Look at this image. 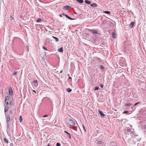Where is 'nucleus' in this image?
I'll return each instance as SVG.
<instances>
[{
  "label": "nucleus",
  "mask_w": 146,
  "mask_h": 146,
  "mask_svg": "<svg viewBox=\"0 0 146 146\" xmlns=\"http://www.w3.org/2000/svg\"><path fill=\"white\" fill-rule=\"evenodd\" d=\"M131 46L130 42L127 41L126 42L124 45V49L125 52H127L129 51L131 49Z\"/></svg>",
  "instance_id": "obj_1"
},
{
  "label": "nucleus",
  "mask_w": 146,
  "mask_h": 146,
  "mask_svg": "<svg viewBox=\"0 0 146 146\" xmlns=\"http://www.w3.org/2000/svg\"><path fill=\"white\" fill-rule=\"evenodd\" d=\"M67 123L70 126H72L75 125L74 121L71 119H69L67 121Z\"/></svg>",
  "instance_id": "obj_2"
},
{
  "label": "nucleus",
  "mask_w": 146,
  "mask_h": 146,
  "mask_svg": "<svg viewBox=\"0 0 146 146\" xmlns=\"http://www.w3.org/2000/svg\"><path fill=\"white\" fill-rule=\"evenodd\" d=\"M98 139L104 142H105L106 141L105 137L102 134L99 137Z\"/></svg>",
  "instance_id": "obj_3"
},
{
  "label": "nucleus",
  "mask_w": 146,
  "mask_h": 146,
  "mask_svg": "<svg viewBox=\"0 0 146 146\" xmlns=\"http://www.w3.org/2000/svg\"><path fill=\"white\" fill-rule=\"evenodd\" d=\"M88 31L90 32H92L93 33H95L96 34H98V31L96 30H93L92 29H88Z\"/></svg>",
  "instance_id": "obj_4"
},
{
  "label": "nucleus",
  "mask_w": 146,
  "mask_h": 146,
  "mask_svg": "<svg viewBox=\"0 0 146 146\" xmlns=\"http://www.w3.org/2000/svg\"><path fill=\"white\" fill-rule=\"evenodd\" d=\"M71 7L69 5H66L64 6L63 7V9L65 10H68Z\"/></svg>",
  "instance_id": "obj_5"
},
{
  "label": "nucleus",
  "mask_w": 146,
  "mask_h": 146,
  "mask_svg": "<svg viewBox=\"0 0 146 146\" xmlns=\"http://www.w3.org/2000/svg\"><path fill=\"white\" fill-rule=\"evenodd\" d=\"M6 122L7 123H9V121L10 120V115L9 114H7L6 115Z\"/></svg>",
  "instance_id": "obj_6"
},
{
  "label": "nucleus",
  "mask_w": 146,
  "mask_h": 146,
  "mask_svg": "<svg viewBox=\"0 0 146 146\" xmlns=\"http://www.w3.org/2000/svg\"><path fill=\"white\" fill-rule=\"evenodd\" d=\"M33 84L36 87H37L38 86V81L36 80L33 81Z\"/></svg>",
  "instance_id": "obj_7"
},
{
  "label": "nucleus",
  "mask_w": 146,
  "mask_h": 146,
  "mask_svg": "<svg viewBox=\"0 0 146 146\" xmlns=\"http://www.w3.org/2000/svg\"><path fill=\"white\" fill-rule=\"evenodd\" d=\"M9 94L11 96H12L13 94V90L12 88L10 87L9 88Z\"/></svg>",
  "instance_id": "obj_8"
},
{
  "label": "nucleus",
  "mask_w": 146,
  "mask_h": 146,
  "mask_svg": "<svg viewBox=\"0 0 146 146\" xmlns=\"http://www.w3.org/2000/svg\"><path fill=\"white\" fill-rule=\"evenodd\" d=\"M98 112L102 117H105V115L102 113V111L100 110H98Z\"/></svg>",
  "instance_id": "obj_9"
},
{
  "label": "nucleus",
  "mask_w": 146,
  "mask_h": 146,
  "mask_svg": "<svg viewBox=\"0 0 146 146\" xmlns=\"http://www.w3.org/2000/svg\"><path fill=\"white\" fill-rule=\"evenodd\" d=\"M64 132L67 134V136L70 139H71V135L68 132L66 131H64Z\"/></svg>",
  "instance_id": "obj_10"
},
{
  "label": "nucleus",
  "mask_w": 146,
  "mask_h": 146,
  "mask_svg": "<svg viewBox=\"0 0 146 146\" xmlns=\"http://www.w3.org/2000/svg\"><path fill=\"white\" fill-rule=\"evenodd\" d=\"M97 5H98L96 4L95 3L91 4L90 5L93 8L96 7Z\"/></svg>",
  "instance_id": "obj_11"
},
{
  "label": "nucleus",
  "mask_w": 146,
  "mask_h": 146,
  "mask_svg": "<svg viewBox=\"0 0 146 146\" xmlns=\"http://www.w3.org/2000/svg\"><path fill=\"white\" fill-rule=\"evenodd\" d=\"M9 108V107L8 106H6L5 108L4 112H6L7 111Z\"/></svg>",
  "instance_id": "obj_12"
},
{
  "label": "nucleus",
  "mask_w": 146,
  "mask_h": 146,
  "mask_svg": "<svg viewBox=\"0 0 146 146\" xmlns=\"http://www.w3.org/2000/svg\"><path fill=\"white\" fill-rule=\"evenodd\" d=\"M85 3L88 4H90L91 3V1L88 0H85Z\"/></svg>",
  "instance_id": "obj_13"
},
{
  "label": "nucleus",
  "mask_w": 146,
  "mask_h": 146,
  "mask_svg": "<svg viewBox=\"0 0 146 146\" xmlns=\"http://www.w3.org/2000/svg\"><path fill=\"white\" fill-rule=\"evenodd\" d=\"M134 22H131L130 24L129 25V27H131V28H132V27H133V25H134Z\"/></svg>",
  "instance_id": "obj_14"
},
{
  "label": "nucleus",
  "mask_w": 146,
  "mask_h": 146,
  "mask_svg": "<svg viewBox=\"0 0 146 146\" xmlns=\"http://www.w3.org/2000/svg\"><path fill=\"white\" fill-rule=\"evenodd\" d=\"M133 104L131 103H128L125 104V106H130L132 105Z\"/></svg>",
  "instance_id": "obj_15"
},
{
  "label": "nucleus",
  "mask_w": 146,
  "mask_h": 146,
  "mask_svg": "<svg viewBox=\"0 0 146 146\" xmlns=\"http://www.w3.org/2000/svg\"><path fill=\"white\" fill-rule=\"evenodd\" d=\"M52 38L55 40L56 42H58L59 40L58 38L56 37L53 36Z\"/></svg>",
  "instance_id": "obj_16"
},
{
  "label": "nucleus",
  "mask_w": 146,
  "mask_h": 146,
  "mask_svg": "<svg viewBox=\"0 0 146 146\" xmlns=\"http://www.w3.org/2000/svg\"><path fill=\"white\" fill-rule=\"evenodd\" d=\"M58 51L60 52H62L63 51V49L62 47L58 49Z\"/></svg>",
  "instance_id": "obj_17"
},
{
  "label": "nucleus",
  "mask_w": 146,
  "mask_h": 146,
  "mask_svg": "<svg viewBox=\"0 0 146 146\" xmlns=\"http://www.w3.org/2000/svg\"><path fill=\"white\" fill-rule=\"evenodd\" d=\"M103 12L106 14H107L109 15L111 14L110 12L108 11H104Z\"/></svg>",
  "instance_id": "obj_18"
},
{
  "label": "nucleus",
  "mask_w": 146,
  "mask_h": 146,
  "mask_svg": "<svg viewBox=\"0 0 146 146\" xmlns=\"http://www.w3.org/2000/svg\"><path fill=\"white\" fill-rule=\"evenodd\" d=\"M76 1L80 3H82L83 2V0H76Z\"/></svg>",
  "instance_id": "obj_19"
},
{
  "label": "nucleus",
  "mask_w": 146,
  "mask_h": 146,
  "mask_svg": "<svg viewBox=\"0 0 146 146\" xmlns=\"http://www.w3.org/2000/svg\"><path fill=\"white\" fill-rule=\"evenodd\" d=\"M72 90L69 88H68L66 89V91L68 92H70L72 91Z\"/></svg>",
  "instance_id": "obj_20"
},
{
  "label": "nucleus",
  "mask_w": 146,
  "mask_h": 146,
  "mask_svg": "<svg viewBox=\"0 0 146 146\" xmlns=\"http://www.w3.org/2000/svg\"><path fill=\"white\" fill-rule=\"evenodd\" d=\"M66 17L67 18H68V19L70 20H74L75 19H72V18H71L70 17L68 16V15L66 16Z\"/></svg>",
  "instance_id": "obj_21"
},
{
  "label": "nucleus",
  "mask_w": 146,
  "mask_h": 146,
  "mask_svg": "<svg viewBox=\"0 0 146 146\" xmlns=\"http://www.w3.org/2000/svg\"><path fill=\"white\" fill-rule=\"evenodd\" d=\"M9 97L8 96H7L6 97V98L5 99V102H7V101L9 100Z\"/></svg>",
  "instance_id": "obj_22"
},
{
  "label": "nucleus",
  "mask_w": 146,
  "mask_h": 146,
  "mask_svg": "<svg viewBox=\"0 0 146 146\" xmlns=\"http://www.w3.org/2000/svg\"><path fill=\"white\" fill-rule=\"evenodd\" d=\"M4 142L5 143H6L7 144L8 143V141L6 139L4 138Z\"/></svg>",
  "instance_id": "obj_23"
},
{
  "label": "nucleus",
  "mask_w": 146,
  "mask_h": 146,
  "mask_svg": "<svg viewBox=\"0 0 146 146\" xmlns=\"http://www.w3.org/2000/svg\"><path fill=\"white\" fill-rule=\"evenodd\" d=\"M42 21V19L40 18L38 19L37 20L36 22L37 23L40 22Z\"/></svg>",
  "instance_id": "obj_24"
},
{
  "label": "nucleus",
  "mask_w": 146,
  "mask_h": 146,
  "mask_svg": "<svg viewBox=\"0 0 146 146\" xmlns=\"http://www.w3.org/2000/svg\"><path fill=\"white\" fill-rule=\"evenodd\" d=\"M102 142H104L102 141H101L100 140V141H98L97 142V143L98 144H101Z\"/></svg>",
  "instance_id": "obj_25"
},
{
  "label": "nucleus",
  "mask_w": 146,
  "mask_h": 146,
  "mask_svg": "<svg viewBox=\"0 0 146 146\" xmlns=\"http://www.w3.org/2000/svg\"><path fill=\"white\" fill-rule=\"evenodd\" d=\"M17 72H14L12 75H14L15 76H17Z\"/></svg>",
  "instance_id": "obj_26"
},
{
  "label": "nucleus",
  "mask_w": 146,
  "mask_h": 146,
  "mask_svg": "<svg viewBox=\"0 0 146 146\" xmlns=\"http://www.w3.org/2000/svg\"><path fill=\"white\" fill-rule=\"evenodd\" d=\"M112 37L113 38H115V34L114 33H112Z\"/></svg>",
  "instance_id": "obj_27"
},
{
  "label": "nucleus",
  "mask_w": 146,
  "mask_h": 146,
  "mask_svg": "<svg viewBox=\"0 0 146 146\" xmlns=\"http://www.w3.org/2000/svg\"><path fill=\"white\" fill-rule=\"evenodd\" d=\"M99 89V87L98 86H96L95 87V89H94V90H98Z\"/></svg>",
  "instance_id": "obj_28"
},
{
  "label": "nucleus",
  "mask_w": 146,
  "mask_h": 146,
  "mask_svg": "<svg viewBox=\"0 0 146 146\" xmlns=\"http://www.w3.org/2000/svg\"><path fill=\"white\" fill-rule=\"evenodd\" d=\"M107 21L106 20H103L102 21V24H106V23Z\"/></svg>",
  "instance_id": "obj_29"
},
{
  "label": "nucleus",
  "mask_w": 146,
  "mask_h": 146,
  "mask_svg": "<svg viewBox=\"0 0 146 146\" xmlns=\"http://www.w3.org/2000/svg\"><path fill=\"white\" fill-rule=\"evenodd\" d=\"M22 120V117L21 116H20V122H21Z\"/></svg>",
  "instance_id": "obj_30"
},
{
  "label": "nucleus",
  "mask_w": 146,
  "mask_h": 146,
  "mask_svg": "<svg viewBox=\"0 0 146 146\" xmlns=\"http://www.w3.org/2000/svg\"><path fill=\"white\" fill-rule=\"evenodd\" d=\"M56 146H60V144L59 143H56Z\"/></svg>",
  "instance_id": "obj_31"
},
{
  "label": "nucleus",
  "mask_w": 146,
  "mask_h": 146,
  "mask_svg": "<svg viewBox=\"0 0 146 146\" xmlns=\"http://www.w3.org/2000/svg\"><path fill=\"white\" fill-rule=\"evenodd\" d=\"M9 113L10 114H12L13 113V111L11 110H10L9 111Z\"/></svg>",
  "instance_id": "obj_32"
},
{
  "label": "nucleus",
  "mask_w": 146,
  "mask_h": 146,
  "mask_svg": "<svg viewBox=\"0 0 146 146\" xmlns=\"http://www.w3.org/2000/svg\"><path fill=\"white\" fill-rule=\"evenodd\" d=\"M82 126H83V129L84 130V131L86 132V129H85V127H84V125H82Z\"/></svg>",
  "instance_id": "obj_33"
},
{
  "label": "nucleus",
  "mask_w": 146,
  "mask_h": 146,
  "mask_svg": "<svg viewBox=\"0 0 146 146\" xmlns=\"http://www.w3.org/2000/svg\"><path fill=\"white\" fill-rule=\"evenodd\" d=\"M100 86L101 88H102L104 87V85L103 84H101L100 85Z\"/></svg>",
  "instance_id": "obj_34"
},
{
  "label": "nucleus",
  "mask_w": 146,
  "mask_h": 146,
  "mask_svg": "<svg viewBox=\"0 0 146 146\" xmlns=\"http://www.w3.org/2000/svg\"><path fill=\"white\" fill-rule=\"evenodd\" d=\"M100 68L101 69H103L104 68V67L102 66H100Z\"/></svg>",
  "instance_id": "obj_35"
},
{
  "label": "nucleus",
  "mask_w": 146,
  "mask_h": 146,
  "mask_svg": "<svg viewBox=\"0 0 146 146\" xmlns=\"http://www.w3.org/2000/svg\"><path fill=\"white\" fill-rule=\"evenodd\" d=\"M139 103V102H137L134 105V106H136V105H137Z\"/></svg>",
  "instance_id": "obj_36"
},
{
  "label": "nucleus",
  "mask_w": 146,
  "mask_h": 146,
  "mask_svg": "<svg viewBox=\"0 0 146 146\" xmlns=\"http://www.w3.org/2000/svg\"><path fill=\"white\" fill-rule=\"evenodd\" d=\"M9 104H10V105H11L12 106H13L14 105V104H13V103H12L11 102H10L9 103Z\"/></svg>",
  "instance_id": "obj_37"
},
{
  "label": "nucleus",
  "mask_w": 146,
  "mask_h": 146,
  "mask_svg": "<svg viewBox=\"0 0 146 146\" xmlns=\"http://www.w3.org/2000/svg\"><path fill=\"white\" fill-rule=\"evenodd\" d=\"M62 14L64 15V16L65 17H66V16H67V15L64 14V13H62Z\"/></svg>",
  "instance_id": "obj_38"
},
{
  "label": "nucleus",
  "mask_w": 146,
  "mask_h": 146,
  "mask_svg": "<svg viewBox=\"0 0 146 146\" xmlns=\"http://www.w3.org/2000/svg\"><path fill=\"white\" fill-rule=\"evenodd\" d=\"M10 128L9 127H7V131H9L10 130Z\"/></svg>",
  "instance_id": "obj_39"
},
{
  "label": "nucleus",
  "mask_w": 146,
  "mask_h": 146,
  "mask_svg": "<svg viewBox=\"0 0 146 146\" xmlns=\"http://www.w3.org/2000/svg\"><path fill=\"white\" fill-rule=\"evenodd\" d=\"M127 131L128 132H130L131 131V130L130 129H127Z\"/></svg>",
  "instance_id": "obj_40"
},
{
  "label": "nucleus",
  "mask_w": 146,
  "mask_h": 146,
  "mask_svg": "<svg viewBox=\"0 0 146 146\" xmlns=\"http://www.w3.org/2000/svg\"><path fill=\"white\" fill-rule=\"evenodd\" d=\"M42 48L44 49H45L46 50H47V49L46 48H45L44 46H43Z\"/></svg>",
  "instance_id": "obj_41"
},
{
  "label": "nucleus",
  "mask_w": 146,
  "mask_h": 146,
  "mask_svg": "<svg viewBox=\"0 0 146 146\" xmlns=\"http://www.w3.org/2000/svg\"><path fill=\"white\" fill-rule=\"evenodd\" d=\"M128 111H124L123 112V113H128Z\"/></svg>",
  "instance_id": "obj_42"
},
{
  "label": "nucleus",
  "mask_w": 146,
  "mask_h": 146,
  "mask_svg": "<svg viewBox=\"0 0 146 146\" xmlns=\"http://www.w3.org/2000/svg\"><path fill=\"white\" fill-rule=\"evenodd\" d=\"M5 102L7 105H9V103L8 101L7 102Z\"/></svg>",
  "instance_id": "obj_43"
},
{
  "label": "nucleus",
  "mask_w": 146,
  "mask_h": 146,
  "mask_svg": "<svg viewBox=\"0 0 146 146\" xmlns=\"http://www.w3.org/2000/svg\"><path fill=\"white\" fill-rule=\"evenodd\" d=\"M10 19L11 20H12V19H13V18L12 17V16H11L10 17Z\"/></svg>",
  "instance_id": "obj_44"
},
{
  "label": "nucleus",
  "mask_w": 146,
  "mask_h": 146,
  "mask_svg": "<svg viewBox=\"0 0 146 146\" xmlns=\"http://www.w3.org/2000/svg\"><path fill=\"white\" fill-rule=\"evenodd\" d=\"M47 116H48V115H44V116H43V117H47Z\"/></svg>",
  "instance_id": "obj_45"
},
{
  "label": "nucleus",
  "mask_w": 146,
  "mask_h": 146,
  "mask_svg": "<svg viewBox=\"0 0 146 146\" xmlns=\"http://www.w3.org/2000/svg\"><path fill=\"white\" fill-rule=\"evenodd\" d=\"M7 123V127H9V123Z\"/></svg>",
  "instance_id": "obj_46"
},
{
  "label": "nucleus",
  "mask_w": 146,
  "mask_h": 146,
  "mask_svg": "<svg viewBox=\"0 0 146 146\" xmlns=\"http://www.w3.org/2000/svg\"><path fill=\"white\" fill-rule=\"evenodd\" d=\"M141 139V138H138L137 139V140L138 141H139Z\"/></svg>",
  "instance_id": "obj_47"
},
{
  "label": "nucleus",
  "mask_w": 146,
  "mask_h": 146,
  "mask_svg": "<svg viewBox=\"0 0 146 146\" xmlns=\"http://www.w3.org/2000/svg\"><path fill=\"white\" fill-rule=\"evenodd\" d=\"M144 128H145V129H146V125H145L144 126Z\"/></svg>",
  "instance_id": "obj_48"
},
{
  "label": "nucleus",
  "mask_w": 146,
  "mask_h": 146,
  "mask_svg": "<svg viewBox=\"0 0 146 146\" xmlns=\"http://www.w3.org/2000/svg\"><path fill=\"white\" fill-rule=\"evenodd\" d=\"M33 92H34V93H35V94H36V92L35 90H33Z\"/></svg>",
  "instance_id": "obj_49"
},
{
  "label": "nucleus",
  "mask_w": 146,
  "mask_h": 146,
  "mask_svg": "<svg viewBox=\"0 0 146 146\" xmlns=\"http://www.w3.org/2000/svg\"><path fill=\"white\" fill-rule=\"evenodd\" d=\"M68 79H70L71 80L72 79V78H71V77H69Z\"/></svg>",
  "instance_id": "obj_50"
},
{
  "label": "nucleus",
  "mask_w": 146,
  "mask_h": 146,
  "mask_svg": "<svg viewBox=\"0 0 146 146\" xmlns=\"http://www.w3.org/2000/svg\"><path fill=\"white\" fill-rule=\"evenodd\" d=\"M59 16H60V17H62V15H61V14H60V15H59Z\"/></svg>",
  "instance_id": "obj_51"
},
{
  "label": "nucleus",
  "mask_w": 146,
  "mask_h": 146,
  "mask_svg": "<svg viewBox=\"0 0 146 146\" xmlns=\"http://www.w3.org/2000/svg\"><path fill=\"white\" fill-rule=\"evenodd\" d=\"M27 52H29V48H28L27 49Z\"/></svg>",
  "instance_id": "obj_52"
},
{
  "label": "nucleus",
  "mask_w": 146,
  "mask_h": 146,
  "mask_svg": "<svg viewBox=\"0 0 146 146\" xmlns=\"http://www.w3.org/2000/svg\"><path fill=\"white\" fill-rule=\"evenodd\" d=\"M62 70H61L60 71V73H62Z\"/></svg>",
  "instance_id": "obj_53"
},
{
  "label": "nucleus",
  "mask_w": 146,
  "mask_h": 146,
  "mask_svg": "<svg viewBox=\"0 0 146 146\" xmlns=\"http://www.w3.org/2000/svg\"><path fill=\"white\" fill-rule=\"evenodd\" d=\"M47 146H50L49 144H48Z\"/></svg>",
  "instance_id": "obj_54"
},
{
  "label": "nucleus",
  "mask_w": 146,
  "mask_h": 146,
  "mask_svg": "<svg viewBox=\"0 0 146 146\" xmlns=\"http://www.w3.org/2000/svg\"><path fill=\"white\" fill-rule=\"evenodd\" d=\"M115 146L114 145V146Z\"/></svg>",
  "instance_id": "obj_55"
}]
</instances>
